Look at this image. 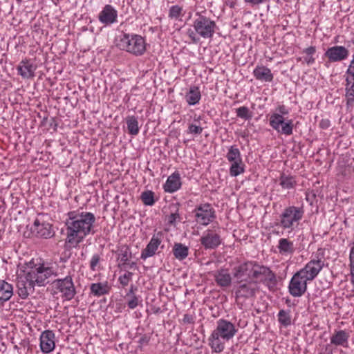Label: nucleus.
Here are the masks:
<instances>
[{
	"label": "nucleus",
	"mask_w": 354,
	"mask_h": 354,
	"mask_svg": "<svg viewBox=\"0 0 354 354\" xmlns=\"http://www.w3.org/2000/svg\"><path fill=\"white\" fill-rule=\"evenodd\" d=\"M320 127L322 129H326L330 125V122L328 120H322L319 123Z\"/></svg>",
	"instance_id": "5fc2aeb1"
},
{
	"label": "nucleus",
	"mask_w": 354,
	"mask_h": 354,
	"mask_svg": "<svg viewBox=\"0 0 354 354\" xmlns=\"http://www.w3.org/2000/svg\"><path fill=\"white\" fill-rule=\"evenodd\" d=\"M325 252L322 248H319L313 254L311 259L299 272L306 277V280H314L325 266Z\"/></svg>",
	"instance_id": "0eeeda50"
},
{
	"label": "nucleus",
	"mask_w": 354,
	"mask_h": 354,
	"mask_svg": "<svg viewBox=\"0 0 354 354\" xmlns=\"http://www.w3.org/2000/svg\"><path fill=\"white\" fill-rule=\"evenodd\" d=\"M270 126L277 132L290 136L292 134L293 122L292 120H285L283 116L279 113H274L270 118Z\"/></svg>",
	"instance_id": "9b49d317"
},
{
	"label": "nucleus",
	"mask_w": 354,
	"mask_h": 354,
	"mask_svg": "<svg viewBox=\"0 0 354 354\" xmlns=\"http://www.w3.org/2000/svg\"><path fill=\"white\" fill-rule=\"evenodd\" d=\"M279 111L282 114H287L288 111L286 110L285 107L283 106L279 107Z\"/></svg>",
	"instance_id": "bf43d9fd"
},
{
	"label": "nucleus",
	"mask_w": 354,
	"mask_h": 354,
	"mask_svg": "<svg viewBox=\"0 0 354 354\" xmlns=\"http://www.w3.org/2000/svg\"><path fill=\"white\" fill-rule=\"evenodd\" d=\"M117 45L121 50L136 56L143 55L146 50L145 41L138 35L124 34Z\"/></svg>",
	"instance_id": "39448f33"
},
{
	"label": "nucleus",
	"mask_w": 354,
	"mask_h": 354,
	"mask_svg": "<svg viewBox=\"0 0 354 354\" xmlns=\"http://www.w3.org/2000/svg\"><path fill=\"white\" fill-rule=\"evenodd\" d=\"M304 211L301 207L289 206L286 207L279 215V226L284 230L293 231L299 224L304 216Z\"/></svg>",
	"instance_id": "423d86ee"
},
{
	"label": "nucleus",
	"mask_w": 354,
	"mask_h": 354,
	"mask_svg": "<svg viewBox=\"0 0 354 354\" xmlns=\"http://www.w3.org/2000/svg\"><path fill=\"white\" fill-rule=\"evenodd\" d=\"M221 337L215 335L212 332L209 340L212 348L216 353L221 352L224 349V344L220 340Z\"/></svg>",
	"instance_id": "473e14b6"
},
{
	"label": "nucleus",
	"mask_w": 354,
	"mask_h": 354,
	"mask_svg": "<svg viewBox=\"0 0 354 354\" xmlns=\"http://www.w3.org/2000/svg\"><path fill=\"white\" fill-rule=\"evenodd\" d=\"M349 261H350V271H351V282L353 286V292H354V243L352 245L350 255H349Z\"/></svg>",
	"instance_id": "a19ab883"
},
{
	"label": "nucleus",
	"mask_w": 354,
	"mask_h": 354,
	"mask_svg": "<svg viewBox=\"0 0 354 354\" xmlns=\"http://www.w3.org/2000/svg\"><path fill=\"white\" fill-rule=\"evenodd\" d=\"M36 283H34L32 279L28 277V272L24 277L18 278L17 282V292L19 296L21 299H26L35 290Z\"/></svg>",
	"instance_id": "4468645a"
},
{
	"label": "nucleus",
	"mask_w": 354,
	"mask_h": 354,
	"mask_svg": "<svg viewBox=\"0 0 354 354\" xmlns=\"http://www.w3.org/2000/svg\"><path fill=\"white\" fill-rule=\"evenodd\" d=\"M134 287L131 286L130 290H129L128 293L127 294V297H131V295H135L134 293Z\"/></svg>",
	"instance_id": "4d7b16f0"
},
{
	"label": "nucleus",
	"mask_w": 354,
	"mask_h": 354,
	"mask_svg": "<svg viewBox=\"0 0 354 354\" xmlns=\"http://www.w3.org/2000/svg\"><path fill=\"white\" fill-rule=\"evenodd\" d=\"M53 286L58 290L62 293V297H64L66 300L72 299L76 294L75 288L71 276L54 280Z\"/></svg>",
	"instance_id": "f8f14e48"
},
{
	"label": "nucleus",
	"mask_w": 354,
	"mask_h": 354,
	"mask_svg": "<svg viewBox=\"0 0 354 354\" xmlns=\"http://www.w3.org/2000/svg\"><path fill=\"white\" fill-rule=\"evenodd\" d=\"M201 91L197 86H192L185 95L186 102L189 105L193 106L198 104L201 100Z\"/></svg>",
	"instance_id": "cd10ccee"
},
{
	"label": "nucleus",
	"mask_w": 354,
	"mask_h": 354,
	"mask_svg": "<svg viewBox=\"0 0 354 354\" xmlns=\"http://www.w3.org/2000/svg\"><path fill=\"white\" fill-rule=\"evenodd\" d=\"M308 281H310L306 280V277L297 271L290 281L288 285L289 293L294 297H301L307 290Z\"/></svg>",
	"instance_id": "9d476101"
},
{
	"label": "nucleus",
	"mask_w": 354,
	"mask_h": 354,
	"mask_svg": "<svg viewBox=\"0 0 354 354\" xmlns=\"http://www.w3.org/2000/svg\"><path fill=\"white\" fill-rule=\"evenodd\" d=\"M58 265L53 261H43L35 264L27 272L28 277L39 286H44L50 281V279L57 276Z\"/></svg>",
	"instance_id": "20e7f679"
},
{
	"label": "nucleus",
	"mask_w": 354,
	"mask_h": 354,
	"mask_svg": "<svg viewBox=\"0 0 354 354\" xmlns=\"http://www.w3.org/2000/svg\"><path fill=\"white\" fill-rule=\"evenodd\" d=\"M234 277L236 279L254 280L262 281L268 286H275V274L268 267L262 266L256 261H247L234 268Z\"/></svg>",
	"instance_id": "f03ea898"
},
{
	"label": "nucleus",
	"mask_w": 354,
	"mask_h": 354,
	"mask_svg": "<svg viewBox=\"0 0 354 354\" xmlns=\"http://www.w3.org/2000/svg\"><path fill=\"white\" fill-rule=\"evenodd\" d=\"M182 185L180 174L178 171L170 175L165 183L163 188L165 192L174 193L178 191Z\"/></svg>",
	"instance_id": "4be33fe9"
},
{
	"label": "nucleus",
	"mask_w": 354,
	"mask_h": 354,
	"mask_svg": "<svg viewBox=\"0 0 354 354\" xmlns=\"http://www.w3.org/2000/svg\"><path fill=\"white\" fill-rule=\"evenodd\" d=\"M194 29H188L187 35L194 44H197L200 38L212 39L216 31L217 26L213 19L207 17L205 12H197L192 24Z\"/></svg>",
	"instance_id": "7ed1b4c3"
},
{
	"label": "nucleus",
	"mask_w": 354,
	"mask_h": 354,
	"mask_svg": "<svg viewBox=\"0 0 354 354\" xmlns=\"http://www.w3.org/2000/svg\"><path fill=\"white\" fill-rule=\"evenodd\" d=\"M124 264L130 268H133L134 266H136L135 262H131V263H127L126 262V263H124Z\"/></svg>",
	"instance_id": "13d9d810"
},
{
	"label": "nucleus",
	"mask_w": 354,
	"mask_h": 354,
	"mask_svg": "<svg viewBox=\"0 0 354 354\" xmlns=\"http://www.w3.org/2000/svg\"><path fill=\"white\" fill-rule=\"evenodd\" d=\"M183 322L185 324H194V317L192 315L185 314L183 316Z\"/></svg>",
	"instance_id": "09e8293b"
},
{
	"label": "nucleus",
	"mask_w": 354,
	"mask_h": 354,
	"mask_svg": "<svg viewBox=\"0 0 354 354\" xmlns=\"http://www.w3.org/2000/svg\"><path fill=\"white\" fill-rule=\"evenodd\" d=\"M95 217L93 213L71 212L65 221L66 243L77 246L90 234H94Z\"/></svg>",
	"instance_id": "f257e3e1"
},
{
	"label": "nucleus",
	"mask_w": 354,
	"mask_h": 354,
	"mask_svg": "<svg viewBox=\"0 0 354 354\" xmlns=\"http://www.w3.org/2000/svg\"><path fill=\"white\" fill-rule=\"evenodd\" d=\"M349 337V332L345 330H335L330 336V344L335 346L347 348L348 346Z\"/></svg>",
	"instance_id": "aec40b11"
},
{
	"label": "nucleus",
	"mask_w": 354,
	"mask_h": 354,
	"mask_svg": "<svg viewBox=\"0 0 354 354\" xmlns=\"http://www.w3.org/2000/svg\"><path fill=\"white\" fill-rule=\"evenodd\" d=\"M131 253L130 252V250L127 247H122L120 250L119 253L120 261L124 263L127 262L129 259L131 257Z\"/></svg>",
	"instance_id": "37998d69"
},
{
	"label": "nucleus",
	"mask_w": 354,
	"mask_h": 354,
	"mask_svg": "<svg viewBox=\"0 0 354 354\" xmlns=\"http://www.w3.org/2000/svg\"><path fill=\"white\" fill-rule=\"evenodd\" d=\"M127 129L129 133L132 136H136L139 133V126L137 118L135 116H128L126 118Z\"/></svg>",
	"instance_id": "2f4dec72"
},
{
	"label": "nucleus",
	"mask_w": 354,
	"mask_h": 354,
	"mask_svg": "<svg viewBox=\"0 0 354 354\" xmlns=\"http://www.w3.org/2000/svg\"><path fill=\"white\" fill-rule=\"evenodd\" d=\"M346 73L350 75L351 77H354V55L353 60L351 62V64L346 71Z\"/></svg>",
	"instance_id": "603ef678"
},
{
	"label": "nucleus",
	"mask_w": 354,
	"mask_h": 354,
	"mask_svg": "<svg viewBox=\"0 0 354 354\" xmlns=\"http://www.w3.org/2000/svg\"><path fill=\"white\" fill-rule=\"evenodd\" d=\"M244 172V165L243 162H234L232 163L230 168V173L232 176H237Z\"/></svg>",
	"instance_id": "e433bc0d"
},
{
	"label": "nucleus",
	"mask_w": 354,
	"mask_h": 354,
	"mask_svg": "<svg viewBox=\"0 0 354 354\" xmlns=\"http://www.w3.org/2000/svg\"><path fill=\"white\" fill-rule=\"evenodd\" d=\"M173 254L178 260H184L189 254V248L181 243H176L173 247Z\"/></svg>",
	"instance_id": "c85d7f7f"
},
{
	"label": "nucleus",
	"mask_w": 354,
	"mask_h": 354,
	"mask_svg": "<svg viewBox=\"0 0 354 354\" xmlns=\"http://www.w3.org/2000/svg\"><path fill=\"white\" fill-rule=\"evenodd\" d=\"M18 3H21L22 0H16Z\"/></svg>",
	"instance_id": "052dcab7"
},
{
	"label": "nucleus",
	"mask_w": 354,
	"mask_h": 354,
	"mask_svg": "<svg viewBox=\"0 0 354 354\" xmlns=\"http://www.w3.org/2000/svg\"><path fill=\"white\" fill-rule=\"evenodd\" d=\"M133 273L127 271L124 274L120 276L118 280L122 286H127L129 281L132 279Z\"/></svg>",
	"instance_id": "c03bdc74"
},
{
	"label": "nucleus",
	"mask_w": 354,
	"mask_h": 354,
	"mask_svg": "<svg viewBox=\"0 0 354 354\" xmlns=\"http://www.w3.org/2000/svg\"><path fill=\"white\" fill-rule=\"evenodd\" d=\"M213 333H215V335H218L221 338L228 341L234 336L236 329L231 322L225 319H219L217 322L216 328Z\"/></svg>",
	"instance_id": "ddd939ff"
},
{
	"label": "nucleus",
	"mask_w": 354,
	"mask_h": 354,
	"mask_svg": "<svg viewBox=\"0 0 354 354\" xmlns=\"http://www.w3.org/2000/svg\"><path fill=\"white\" fill-rule=\"evenodd\" d=\"M31 233L37 237L45 239L50 238L53 236V232L51 225L48 223L40 221L39 218H36L33 225L30 227Z\"/></svg>",
	"instance_id": "2eb2a0df"
},
{
	"label": "nucleus",
	"mask_w": 354,
	"mask_h": 354,
	"mask_svg": "<svg viewBox=\"0 0 354 354\" xmlns=\"http://www.w3.org/2000/svg\"><path fill=\"white\" fill-rule=\"evenodd\" d=\"M179 214L177 212L171 213L168 218V222L173 225L176 223V220L179 218Z\"/></svg>",
	"instance_id": "8fccbe9b"
},
{
	"label": "nucleus",
	"mask_w": 354,
	"mask_h": 354,
	"mask_svg": "<svg viewBox=\"0 0 354 354\" xmlns=\"http://www.w3.org/2000/svg\"><path fill=\"white\" fill-rule=\"evenodd\" d=\"M150 341V336L147 335H142L138 340V343L140 344V346H145V345H147L149 344Z\"/></svg>",
	"instance_id": "de8ad7c7"
},
{
	"label": "nucleus",
	"mask_w": 354,
	"mask_h": 354,
	"mask_svg": "<svg viewBox=\"0 0 354 354\" xmlns=\"http://www.w3.org/2000/svg\"><path fill=\"white\" fill-rule=\"evenodd\" d=\"M100 260V255L96 254L93 255L91 262H90V268L92 270H95L96 266L98 265Z\"/></svg>",
	"instance_id": "49530a36"
},
{
	"label": "nucleus",
	"mask_w": 354,
	"mask_h": 354,
	"mask_svg": "<svg viewBox=\"0 0 354 354\" xmlns=\"http://www.w3.org/2000/svg\"><path fill=\"white\" fill-rule=\"evenodd\" d=\"M235 296L236 302L242 299L252 297L258 290V282L254 280L236 279Z\"/></svg>",
	"instance_id": "6e6552de"
},
{
	"label": "nucleus",
	"mask_w": 354,
	"mask_h": 354,
	"mask_svg": "<svg viewBox=\"0 0 354 354\" xmlns=\"http://www.w3.org/2000/svg\"><path fill=\"white\" fill-rule=\"evenodd\" d=\"M215 281L221 287H228L232 283V277L227 270L221 269L214 274Z\"/></svg>",
	"instance_id": "393cba45"
},
{
	"label": "nucleus",
	"mask_w": 354,
	"mask_h": 354,
	"mask_svg": "<svg viewBox=\"0 0 354 354\" xmlns=\"http://www.w3.org/2000/svg\"><path fill=\"white\" fill-rule=\"evenodd\" d=\"M305 60L308 64H311L314 63L315 58H313L312 56H308L307 57L305 58Z\"/></svg>",
	"instance_id": "6e6d98bb"
},
{
	"label": "nucleus",
	"mask_w": 354,
	"mask_h": 354,
	"mask_svg": "<svg viewBox=\"0 0 354 354\" xmlns=\"http://www.w3.org/2000/svg\"><path fill=\"white\" fill-rule=\"evenodd\" d=\"M316 51L315 46H310L304 50V53L308 56H312Z\"/></svg>",
	"instance_id": "864d4df0"
},
{
	"label": "nucleus",
	"mask_w": 354,
	"mask_h": 354,
	"mask_svg": "<svg viewBox=\"0 0 354 354\" xmlns=\"http://www.w3.org/2000/svg\"><path fill=\"white\" fill-rule=\"evenodd\" d=\"M236 115L244 120H249L252 118V113L246 106H241L236 110Z\"/></svg>",
	"instance_id": "58836bf2"
},
{
	"label": "nucleus",
	"mask_w": 354,
	"mask_h": 354,
	"mask_svg": "<svg viewBox=\"0 0 354 354\" xmlns=\"http://www.w3.org/2000/svg\"><path fill=\"white\" fill-rule=\"evenodd\" d=\"M280 185L284 189H292L296 185V181L292 176L282 175L280 178Z\"/></svg>",
	"instance_id": "c9c22d12"
},
{
	"label": "nucleus",
	"mask_w": 354,
	"mask_h": 354,
	"mask_svg": "<svg viewBox=\"0 0 354 354\" xmlns=\"http://www.w3.org/2000/svg\"><path fill=\"white\" fill-rule=\"evenodd\" d=\"M117 11L111 5H106L99 14V20L104 24H111L116 21Z\"/></svg>",
	"instance_id": "412c9836"
},
{
	"label": "nucleus",
	"mask_w": 354,
	"mask_h": 354,
	"mask_svg": "<svg viewBox=\"0 0 354 354\" xmlns=\"http://www.w3.org/2000/svg\"><path fill=\"white\" fill-rule=\"evenodd\" d=\"M192 213L196 221L202 225H209L216 217L215 211L209 203L201 204L193 210Z\"/></svg>",
	"instance_id": "1a4fd4ad"
},
{
	"label": "nucleus",
	"mask_w": 354,
	"mask_h": 354,
	"mask_svg": "<svg viewBox=\"0 0 354 354\" xmlns=\"http://www.w3.org/2000/svg\"><path fill=\"white\" fill-rule=\"evenodd\" d=\"M254 77L259 81L270 82L273 80V74L270 68L264 66H257L253 71Z\"/></svg>",
	"instance_id": "b1692460"
},
{
	"label": "nucleus",
	"mask_w": 354,
	"mask_h": 354,
	"mask_svg": "<svg viewBox=\"0 0 354 354\" xmlns=\"http://www.w3.org/2000/svg\"><path fill=\"white\" fill-rule=\"evenodd\" d=\"M183 8L178 5L172 6L169 10V17L171 19H178L183 14Z\"/></svg>",
	"instance_id": "ea45409f"
},
{
	"label": "nucleus",
	"mask_w": 354,
	"mask_h": 354,
	"mask_svg": "<svg viewBox=\"0 0 354 354\" xmlns=\"http://www.w3.org/2000/svg\"><path fill=\"white\" fill-rule=\"evenodd\" d=\"M127 298H129L127 305L130 309L136 308L142 302V300L136 295H133L131 297H128Z\"/></svg>",
	"instance_id": "79ce46f5"
},
{
	"label": "nucleus",
	"mask_w": 354,
	"mask_h": 354,
	"mask_svg": "<svg viewBox=\"0 0 354 354\" xmlns=\"http://www.w3.org/2000/svg\"><path fill=\"white\" fill-rule=\"evenodd\" d=\"M55 334L51 330L44 331L40 336V348L42 352L48 353L55 348Z\"/></svg>",
	"instance_id": "6ab92c4d"
},
{
	"label": "nucleus",
	"mask_w": 354,
	"mask_h": 354,
	"mask_svg": "<svg viewBox=\"0 0 354 354\" xmlns=\"http://www.w3.org/2000/svg\"><path fill=\"white\" fill-rule=\"evenodd\" d=\"M348 54V50L344 46H335L328 48L324 55L328 57L330 62H337L346 59Z\"/></svg>",
	"instance_id": "f3484780"
},
{
	"label": "nucleus",
	"mask_w": 354,
	"mask_h": 354,
	"mask_svg": "<svg viewBox=\"0 0 354 354\" xmlns=\"http://www.w3.org/2000/svg\"><path fill=\"white\" fill-rule=\"evenodd\" d=\"M162 233L161 232L154 234L150 240L149 243L147 244V247L142 250L140 258L145 260L149 257H153L156 254L158 246L162 242Z\"/></svg>",
	"instance_id": "a211bd4d"
},
{
	"label": "nucleus",
	"mask_w": 354,
	"mask_h": 354,
	"mask_svg": "<svg viewBox=\"0 0 354 354\" xmlns=\"http://www.w3.org/2000/svg\"><path fill=\"white\" fill-rule=\"evenodd\" d=\"M91 292L94 296L100 297L107 294L110 288L106 282L94 283L91 285Z\"/></svg>",
	"instance_id": "c756f323"
},
{
	"label": "nucleus",
	"mask_w": 354,
	"mask_h": 354,
	"mask_svg": "<svg viewBox=\"0 0 354 354\" xmlns=\"http://www.w3.org/2000/svg\"><path fill=\"white\" fill-rule=\"evenodd\" d=\"M278 320L279 322L283 325V326H288L291 324V317L290 315V311H286L285 310H279L278 313Z\"/></svg>",
	"instance_id": "f704fd0d"
},
{
	"label": "nucleus",
	"mask_w": 354,
	"mask_h": 354,
	"mask_svg": "<svg viewBox=\"0 0 354 354\" xmlns=\"http://www.w3.org/2000/svg\"><path fill=\"white\" fill-rule=\"evenodd\" d=\"M277 248L281 254L286 256L291 255L295 250L293 242L286 238H281L279 240Z\"/></svg>",
	"instance_id": "a878e982"
},
{
	"label": "nucleus",
	"mask_w": 354,
	"mask_h": 354,
	"mask_svg": "<svg viewBox=\"0 0 354 354\" xmlns=\"http://www.w3.org/2000/svg\"><path fill=\"white\" fill-rule=\"evenodd\" d=\"M226 158L232 163L237 161L238 162H241L239 149L234 146L230 147L229 149Z\"/></svg>",
	"instance_id": "72a5a7b5"
},
{
	"label": "nucleus",
	"mask_w": 354,
	"mask_h": 354,
	"mask_svg": "<svg viewBox=\"0 0 354 354\" xmlns=\"http://www.w3.org/2000/svg\"><path fill=\"white\" fill-rule=\"evenodd\" d=\"M141 199L145 205L151 206L154 204V193L151 191L143 192L141 194Z\"/></svg>",
	"instance_id": "4c0bfd02"
},
{
	"label": "nucleus",
	"mask_w": 354,
	"mask_h": 354,
	"mask_svg": "<svg viewBox=\"0 0 354 354\" xmlns=\"http://www.w3.org/2000/svg\"><path fill=\"white\" fill-rule=\"evenodd\" d=\"M12 295V286L4 280H0V301H8Z\"/></svg>",
	"instance_id": "bb28decb"
},
{
	"label": "nucleus",
	"mask_w": 354,
	"mask_h": 354,
	"mask_svg": "<svg viewBox=\"0 0 354 354\" xmlns=\"http://www.w3.org/2000/svg\"><path fill=\"white\" fill-rule=\"evenodd\" d=\"M17 70L24 78H31L35 75L36 66L30 60H22L19 64Z\"/></svg>",
	"instance_id": "5701e85b"
},
{
	"label": "nucleus",
	"mask_w": 354,
	"mask_h": 354,
	"mask_svg": "<svg viewBox=\"0 0 354 354\" xmlns=\"http://www.w3.org/2000/svg\"><path fill=\"white\" fill-rule=\"evenodd\" d=\"M245 2L248 4H250L251 6H258L266 1V0H244Z\"/></svg>",
	"instance_id": "3c124183"
},
{
	"label": "nucleus",
	"mask_w": 354,
	"mask_h": 354,
	"mask_svg": "<svg viewBox=\"0 0 354 354\" xmlns=\"http://www.w3.org/2000/svg\"><path fill=\"white\" fill-rule=\"evenodd\" d=\"M200 241L206 250L215 249L221 243L220 235L210 230L203 233Z\"/></svg>",
	"instance_id": "dca6fc26"
},
{
	"label": "nucleus",
	"mask_w": 354,
	"mask_h": 354,
	"mask_svg": "<svg viewBox=\"0 0 354 354\" xmlns=\"http://www.w3.org/2000/svg\"><path fill=\"white\" fill-rule=\"evenodd\" d=\"M346 82V97L347 99V104L352 106L354 104V77H347Z\"/></svg>",
	"instance_id": "7c9ffc66"
},
{
	"label": "nucleus",
	"mask_w": 354,
	"mask_h": 354,
	"mask_svg": "<svg viewBox=\"0 0 354 354\" xmlns=\"http://www.w3.org/2000/svg\"><path fill=\"white\" fill-rule=\"evenodd\" d=\"M203 129L201 126L191 124L188 127V133L198 135L203 132Z\"/></svg>",
	"instance_id": "a18cd8bd"
}]
</instances>
